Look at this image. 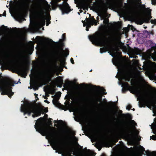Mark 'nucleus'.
I'll return each mask as SVG.
<instances>
[{
    "mask_svg": "<svg viewBox=\"0 0 156 156\" xmlns=\"http://www.w3.org/2000/svg\"><path fill=\"white\" fill-rule=\"evenodd\" d=\"M50 10L51 6L45 0L42 3L37 5L34 12L33 16L34 19L32 22L31 16H30L31 26L28 28H23L20 31V33L24 34L27 32H33L38 31L42 26L45 25L46 20V26H48L50 23L51 18L49 16H47L46 18L44 14L45 12H48Z\"/></svg>",
    "mask_w": 156,
    "mask_h": 156,
    "instance_id": "1",
    "label": "nucleus"
},
{
    "mask_svg": "<svg viewBox=\"0 0 156 156\" xmlns=\"http://www.w3.org/2000/svg\"><path fill=\"white\" fill-rule=\"evenodd\" d=\"M106 35L108 36L103 37L101 34L98 33L94 36H89V38L93 44H99L104 47L101 48V53H108L113 57L117 54V51L119 50L118 45L119 40L117 36L113 33H107Z\"/></svg>",
    "mask_w": 156,
    "mask_h": 156,
    "instance_id": "2",
    "label": "nucleus"
},
{
    "mask_svg": "<svg viewBox=\"0 0 156 156\" xmlns=\"http://www.w3.org/2000/svg\"><path fill=\"white\" fill-rule=\"evenodd\" d=\"M34 126L37 131L43 136H46V137L47 139L51 140L52 147L56 150L55 152H57V150L62 151L64 150L63 143L55 138L54 135V132L46 127L43 122V118L38 119L36 122Z\"/></svg>",
    "mask_w": 156,
    "mask_h": 156,
    "instance_id": "3",
    "label": "nucleus"
},
{
    "mask_svg": "<svg viewBox=\"0 0 156 156\" xmlns=\"http://www.w3.org/2000/svg\"><path fill=\"white\" fill-rule=\"evenodd\" d=\"M20 111L24 113V115L27 114L28 116H30L31 113L33 114L32 116L33 118L36 117L41 115V110L37 108L34 105L27 103L24 105H21L20 109Z\"/></svg>",
    "mask_w": 156,
    "mask_h": 156,
    "instance_id": "4",
    "label": "nucleus"
},
{
    "mask_svg": "<svg viewBox=\"0 0 156 156\" xmlns=\"http://www.w3.org/2000/svg\"><path fill=\"white\" fill-rule=\"evenodd\" d=\"M131 78V75L130 73L128 72H121L119 75L118 78L119 81V84L121 85V87H122V91L124 93L127 90L126 88L129 87V85L127 83L125 82L122 80L125 81H129Z\"/></svg>",
    "mask_w": 156,
    "mask_h": 156,
    "instance_id": "5",
    "label": "nucleus"
},
{
    "mask_svg": "<svg viewBox=\"0 0 156 156\" xmlns=\"http://www.w3.org/2000/svg\"><path fill=\"white\" fill-rule=\"evenodd\" d=\"M56 5L58 6L62 11V14L68 13L71 10L68 4L66 2L67 0H53Z\"/></svg>",
    "mask_w": 156,
    "mask_h": 156,
    "instance_id": "6",
    "label": "nucleus"
},
{
    "mask_svg": "<svg viewBox=\"0 0 156 156\" xmlns=\"http://www.w3.org/2000/svg\"><path fill=\"white\" fill-rule=\"evenodd\" d=\"M140 11L138 8L137 7L134 8L132 10L130 11V13L131 16L133 18L138 19L140 20L141 24H142L144 22L148 23L149 21L150 18L148 17H144L142 18H137V16L139 14Z\"/></svg>",
    "mask_w": 156,
    "mask_h": 156,
    "instance_id": "7",
    "label": "nucleus"
},
{
    "mask_svg": "<svg viewBox=\"0 0 156 156\" xmlns=\"http://www.w3.org/2000/svg\"><path fill=\"white\" fill-rule=\"evenodd\" d=\"M136 92L139 96L137 100H138L139 99H140L139 101L140 107H145L146 104H147L150 103L151 100L146 98L139 90H136Z\"/></svg>",
    "mask_w": 156,
    "mask_h": 156,
    "instance_id": "8",
    "label": "nucleus"
},
{
    "mask_svg": "<svg viewBox=\"0 0 156 156\" xmlns=\"http://www.w3.org/2000/svg\"><path fill=\"white\" fill-rule=\"evenodd\" d=\"M86 23L85 21H82V22L83 23V26L86 27V30L87 31L89 30L88 28L90 27L91 26L94 24L95 25H97L96 21L95 20L93 17H92L90 18H86Z\"/></svg>",
    "mask_w": 156,
    "mask_h": 156,
    "instance_id": "9",
    "label": "nucleus"
},
{
    "mask_svg": "<svg viewBox=\"0 0 156 156\" xmlns=\"http://www.w3.org/2000/svg\"><path fill=\"white\" fill-rule=\"evenodd\" d=\"M69 54V51L68 50L64 51L63 50L62 53H60L58 56L57 58L60 62L61 66H63L65 65V57H66Z\"/></svg>",
    "mask_w": 156,
    "mask_h": 156,
    "instance_id": "10",
    "label": "nucleus"
},
{
    "mask_svg": "<svg viewBox=\"0 0 156 156\" xmlns=\"http://www.w3.org/2000/svg\"><path fill=\"white\" fill-rule=\"evenodd\" d=\"M130 123L133 126L132 129L131 128H129L130 132L131 133V136H133V138H136L138 137V135L139 134V132L138 131L135 126H137L136 123L133 120L131 121Z\"/></svg>",
    "mask_w": 156,
    "mask_h": 156,
    "instance_id": "11",
    "label": "nucleus"
},
{
    "mask_svg": "<svg viewBox=\"0 0 156 156\" xmlns=\"http://www.w3.org/2000/svg\"><path fill=\"white\" fill-rule=\"evenodd\" d=\"M75 133L74 132H71V135L70 136V139L68 140V142L69 144H71L73 143H76L77 142L78 139L75 135Z\"/></svg>",
    "mask_w": 156,
    "mask_h": 156,
    "instance_id": "12",
    "label": "nucleus"
},
{
    "mask_svg": "<svg viewBox=\"0 0 156 156\" xmlns=\"http://www.w3.org/2000/svg\"><path fill=\"white\" fill-rule=\"evenodd\" d=\"M41 79L43 81H46L48 79H49V81L50 80L51 78L48 71H44L43 72L42 74Z\"/></svg>",
    "mask_w": 156,
    "mask_h": 156,
    "instance_id": "13",
    "label": "nucleus"
},
{
    "mask_svg": "<svg viewBox=\"0 0 156 156\" xmlns=\"http://www.w3.org/2000/svg\"><path fill=\"white\" fill-rule=\"evenodd\" d=\"M73 149L71 148L66 150L65 151L64 153L62 154V155L63 156H71V154L73 152Z\"/></svg>",
    "mask_w": 156,
    "mask_h": 156,
    "instance_id": "14",
    "label": "nucleus"
},
{
    "mask_svg": "<svg viewBox=\"0 0 156 156\" xmlns=\"http://www.w3.org/2000/svg\"><path fill=\"white\" fill-rule=\"evenodd\" d=\"M60 96V95H57L53 99V103L56 106H58L60 104L58 101Z\"/></svg>",
    "mask_w": 156,
    "mask_h": 156,
    "instance_id": "15",
    "label": "nucleus"
},
{
    "mask_svg": "<svg viewBox=\"0 0 156 156\" xmlns=\"http://www.w3.org/2000/svg\"><path fill=\"white\" fill-rule=\"evenodd\" d=\"M28 3V0H22L20 2V4L22 6H26Z\"/></svg>",
    "mask_w": 156,
    "mask_h": 156,
    "instance_id": "16",
    "label": "nucleus"
},
{
    "mask_svg": "<svg viewBox=\"0 0 156 156\" xmlns=\"http://www.w3.org/2000/svg\"><path fill=\"white\" fill-rule=\"evenodd\" d=\"M112 62L113 64L117 66H118L119 64L118 60L116 58H113L112 60Z\"/></svg>",
    "mask_w": 156,
    "mask_h": 156,
    "instance_id": "17",
    "label": "nucleus"
},
{
    "mask_svg": "<svg viewBox=\"0 0 156 156\" xmlns=\"http://www.w3.org/2000/svg\"><path fill=\"white\" fill-rule=\"evenodd\" d=\"M40 83H38L37 84H34L33 86V89H34V90H38L39 86H38V85L39 84H40Z\"/></svg>",
    "mask_w": 156,
    "mask_h": 156,
    "instance_id": "18",
    "label": "nucleus"
},
{
    "mask_svg": "<svg viewBox=\"0 0 156 156\" xmlns=\"http://www.w3.org/2000/svg\"><path fill=\"white\" fill-rule=\"evenodd\" d=\"M77 6L80 9H83L84 10L85 9L84 5L83 3H80L78 5H77Z\"/></svg>",
    "mask_w": 156,
    "mask_h": 156,
    "instance_id": "19",
    "label": "nucleus"
},
{
    "mask_svg": "<svg viewBox=\"0 0 156 156\" xmlns=\"http://www.w3.org/2000/svg\"><path fill=\"white\" fill-rule=\"evenodd\" d=\"M152 43V42L151 41H148L146 42L145 43V44L146 46H151Z\"/></svg>",
    "mask_w": 156,
    "mask_h": 156,
    "instance_id": "20",
    "label": "nucleus"
},
{
    "mask_svg": "<svg viewBox=\"0 0 156 156\" xmlns=\"http://www.w3.org/2000/svg\"><path fill=\"white\" fill-rule=\"evenodd\" d=\"M139 151L142 153H143L144 151H145L144 148L142 146H140L139 149L138 150Z\"/></svg>",
    "mask_w": 156,
    "mask_h": 156,
    "instance_id": "21",
    "label": "nucleus"
},
{
    "mask_svg": "<svg viewBox=\"0 0 156 156\" xmlns=\"http://www.w3.org/2000/svg\"><path fill=\"white\" fill-rule=\"evenodd\" d=\"M100 90L101 92L103 93L105 95L106 94V93L104 92L105 90L103 87H101L100 89Z\"/></svg>",
    "mask_w": 156,
    "mask_h": 156,
    "instance_id": "22",
    "label": "nucleus"
},
{
    "mask_svg": "<svg viewBox=\"0 0 156 156\" xmlns=\"http://www.w3.org/2000/svg\"><path fill=\"white\" fill-rule=\"evenodd\" d=\"M62 39H60L59 40V41H64L65 40V34H62Z\"/></svg>",
    "mask_w": 156,
    "mask_h": 156,
    "instance_id": "23",
    "label": "nucleus"
},
{
    "mask_svg": "<svg viewBox=\"0 0 156 156\" xmlns=\"http://www.w3.org/2000/svg\"><path fill=\"white\" fill-rule=\"evenodd\" d=\"M78 156H90V154L88 153H85Z\"/></svg>",
    "mask_w": 156,
    "mask_h": 156,
    "instance_id": "24",
    "label": "nucleus"
},
{
    "mask_svg": "<svg viewBox=\"0 0 156 156\" xmlns=\"http://www.w3.org/2000/svg\"><path fill=\"white\" fill-rule=\"evenodd\" d=\"M151 139L154 140H156V135H153L152 136H150Z\"/></svg>",
    "mask_w": 156,
    "mask_h": 156,
    "instance_id": "25",
    "label": "nucleus"
},
{
    "mask_svg": "<svg viewBox=\"0 0 156 156\" xmlns=\"http://www.w3.org/2000/svg\"><path fill=\"white\" fill-rule=\"evenodd\" d=\"M108 23V19H106L105 20H104L103 21V23L104 24H107Z\"/></svg>",
    "mask_w": 156,
    "mask_h": 156,
    "instance_id": "26",
    "label": "nucleus"
},
{
    "mask_svg": "<svg viewBox=\"0 0 156 156\" xmlns=\"http://www.w3.org/2000/svg\"><path fill=\"white\" fill-rule=\"evenodd\" d=\"M151 23L152 24H156V20H151Z\"/></svg>",
    "mask_w": 156,
    "mask_h": 156,
    "instance_id": "27",
    "label": "nucleus"
},
{
    "mask_svg": "<svg viewBox=\"0 0 156 156\" xmlns=\"http://www.w3.org/2000/svg\"><path fill=\"white\" fill-rule=\"evenodd\" d=\"M37 38L39 42H40L42 41V39H41V37H40L37 36Z\"/></svg>",
    "mask_w": 156,
    "mask_h": 156,
    "instance_id": "28",
    "label": "nucleus"
},
{
    "mask_svg": "<svg viewBox=\"0 0 156 156\" xmlns=\"http://www.w3.org/2000/svg\"><path fill=\"white\" fill-rule=\"evenodd\" d=\"M131 108V106L130 105H129L126 107V109L129 110Z\"/></svg>",
    "mask_w": 156,
    "mask_h": 156,
    "instance_id": "29",
    "label": "nucleus"
},
{
    "mask_svg": "<svg viewBox=\"0 0 156 156\" xmlns=\"http://www.w3.org/2000/svg\"><path fill=\"white\" fill-rule=\"evenodd\" d=\"M151 3L152 5H156V0H151Z\"/></svg>",
    "mask_w": 156,
    "mask_h": 156,
    "instance_id": "30",
    "label": "nucleus"
},
{
    "mask_svg": "<svg viewBox=\"0 0 156 156\" xmlns=\"http://www.w3.org/2000/svg\"><path fill=\"white\" fill-rule=\"evenodd\" d=\"M94 136L96 138H98L100 137V135L97 133H95Z\"/></svg>",
    "mask_w": 156,
    "mask_h": 156,
    "instance_id": "31",
    "label": "nucleus"
},
{
    "mask_svg": "<svg viewBox=\"0 0 156 156\" xmlns=\"http://www.w3.org/2000/svg\"><path fill=\"white\" fill-rule=\"evenodd\" d=\"M25 71V69L24 68H22L20 69V71L22 73H24Z\"/></svg>",
    "mask_w": 156,
    "mask_h": 156,
    "instance_id": "32",
    "label": "nucleus"
},
{
    "mask_svg": "<svg viewBox=\"0 0 156 156\" xmlns=\"http://www.w3.org/2000/svg\"><path fill=\"white\" fill-rule=\"evenodd\" d=\"M84 98L85 101H89V97H88V96H87V97H84Z\"/></svg>",
    "mask_w": 156,
    "mask_h": 156,
    "instance_id": "33",
    "label": "nucleus"
},
{
    "mask_svg": "<svg viewBox=\"0 0 156 156\" xmlns=\"http://www.w3.org/2000/svg\"><path fill=\"white\" fill-rule=\"evenodd\" d=\"M58 82L61 84V85H62V84L63 83V81L61 79H59L58 80Z\"/></svg>",
    "mask_w": 156,
    "mask_h": 156,
    "instance_id": "34",
    "label": "nucleus"
},
{
    "mask_svg": "<svg viewBox=\"0 0 156 156\" xmlns=\"http://www.w3.org/2000/svg\"><path fill=\"white\" fill-rule=\"evenodd\" d=\"M70 61L73 64H74V62L73 59V58H71L70 59Z\"/></svg>",
    "mask_w": 156,
    "mask_h": 156,
    "instance_id": "35",
    "label": "nucleus"
},
{
    "mask_svg": "<svg viewBox=\"0 0 156 156\" xmlns=\"http://www.w3.org/2000/svg\"><path fill=\"white\" fill-rule=\"evenodd\" d=\"M81 86H85L86 87H87V84H84L83 83H81L80 85Z\"/></svg>",
    "mask_w": 156,
    "mask_h": 156,
    "instance_id": "36",
    "label": "nucleus"
},
{
    "mask_svg": "<svg viewBox=\"0 0 156 156\" xmlns=\"http://www.w3.org/2000/svg\"><path fill=\"white\" fill-rule=\"evenodd\" d=\"M6 12H5V11L4 12H3V14H2V16H6Z\"/></svg>",
    "mask_w": 156,
    "mask_h": 156,
    "instance_id": "37",
    "label": "nucleus"
},
{
    "mask_svg": "<svg viewBox=\"0 0 156 156\" xmlns=\"http://www.w3.org/2000/svg\"><path fill=\"white\" fill-rule=\"evenodd\" d=\"M153 133H154L156 134V129H153Z\"/></svg>",
    "mask_w": 156,
    "mask_h": 156,
    "instance_id": "38",
    "label": "nucleus"
},
{
    "mask_svg": "<svg viewBox=\"0 0 156 156\" xmlns=\"http://www.w3.org/2000/svg\"><path fill=\"white\" fill-rule=\"evenodd\" d=\"M96 1L98 2H101L103 0H95Z\"/></svg>",
    "mask_w": 156,
    "mask_h": 156,
    "instance_id": "39",
    "label": "nucleus"
},
{
    "mask_svg": "<svg viewBox=\"0 0 156 156\" xmlns=\"http://www.w3.org/2000/svg\"><path fill=\"white\" fill-rule=\"evenodd\" d=\"M44 101L48 104L49 103V101H48L47 100H45Z\"/></svg>",
    "mask_w": 156,
    "mask_h": 156,
    "instance_id": "40",
    "label": "nucleus"
},
{
    "mask_svg": "<svg viewBox=\"0 0 156 156\" xmlns=\"http://www.w3.org/2000/svg\"><path fill=\"white\" fill-rule=\"evenodd\" d=\"M46 95L47 97H48L49 96V94L47 93H46Z\"/></svg>",
    "mask_w": 156,
    "mask_h": 156,
    "instance_id": "41",
    "label": "nucleus"
},
{
    "mask_svg": "<svg viewBox=\"0 0 156 156\" xmlns=\"http://www.w3.org/2000/svg\"><path fill=\"white\" fill-rule=\"evenodd\" d=\"M151 12V10L149 9V10H148V14H150V12Z\"/></svg>",
    "mask_w": 156,
    "mask_h": 156,
    "instance_id": "42",
    "label": "nucleus"
},
{
    "mask_svg": "<svg viewBox=\"0 0 156 156\" xmlns=\"http://www.w3.org/2000/svg\"><path fill=\"white\" fill-rule=\"evenodd\" d=\"M119 112L120 113H121L122 112V111H121V110H120L119 111Z\"/></svg>",
    "mask_w": 156,
    "mask_h": 156,
    "instance_id": "43",
    "label": "nucleus"
},
{
    "mask_svg": "<svg viewBox=\"0 0 156 156\" xmlns=\"http://www.w3.org/2000/svg\"><path fill=\"white\" fill-rule=\"evenodd\" d=\"M47 97H44V98L45 99H47Z\"/></svg>",
    "mask_w": 156,
    "mask_h": 156,
    "instance_id": "44",
    "label": "nucleus"
},
{
    "mask_svg": "<svg viewBox=\"0 0 156 156\" xmlns=\"http://www.w3.org/2000/svg\"><path fill=\"white\" fill-rule=\"evenodd\" d=\"M156 115V114H155V113H154V115H154V116H155Z\"/></svg>",
    "mask_w": 156,
    "mask_h": 156,
    "instance_id": "45",
    "label": "nucleus"
},
{
    "mask_svg": "<svg viewBox=\"0 0 156 156\" xmlns=\"http://www.w3.org/2000/svg\"><path fill=\"white\" fill-rule=\"evenodd\" d=\"M60 121H61V122H62V121L61 120H59L58 121V122H60Z\"/></svg>",
    "mask_w": 156,
    "mask_h": 156,
    "instance_id": "46",
    "label": "nucleus"
},
{
    "mask_svg": "<svg viewBox=\"0 0 156 156\" xmlns=\"http://www.w3.org/2000/svg\"><path fill=\"white\" fill-rule=\"evenodd\" d=\"M54 96H52V97H52V98H54Z\"/></svg>",
    "mask_w": 156,
    "mask_h": 156,
    "instance_id": "47",
    "label": "nucleus"
},
{
    "mask_svg": "<svg viewBox=\"0 0 156 156\" xmlns=\"http://www.w3.org/2000/svg\"><path fill=\"white\" fill-rule=\"evenodd\" d=\"M134 110H135L134 108H133V111H134Z\"/></svg>",
    "mask_w": 156,
    "mask_h": 156,
    "instance_id": "48",
    "label": "nucleus"
},
{
    "mask_svg": "<svg viewBox=\"0 0 156 156\" xmlns=\"http://www.w3.org/2000/svg\"><path fill=\"white\" fill-rule=\"evenodd\" d=\"M55 123H56V122H57V121H55Z\"/></svg>",
    "mask_w": 156,
    "mask_h": 156,
    "instance_id": "49",
    "label": "nucleus"
},
{
    "mask_svg": "<svg viewBox=\"0 0 156 156\" xmlns=\"http://www.w3.org/2000/svg\"><path fill=\"white\" fill-rule=\"evenodd\" d=\"M78 13L79 14H80V13H79V12H78Z\"/></svg>",
    "mask_w": 156,
    "mask_h": 156,
    "instance_id": "50",
    "label": "nucleus"
},
{
    "mask_svg": "<svg viewBox=\"0 0 156 156\" xmlns=\"http://www.w3.org/2000/svg\"><path fill=\"white\" fill-rule=\"evenodd\" d=\"M73 154L74 155L75 154V153H73Z\"/></svg>",
    "mask_w": 156,
    "mask_h": 156,
    "instance_id": "51",
    "label": "nucleus"
},
{
    "mask_svg": "<svg viewBox=\"0 0 156 156\" xmlns=\"http://www.w3.org/2000/svg\"><path fill=\"white\" fill-rule=\"evenodd\" d=\"M101 149H99V151H100L101 150Z\"/></svg>",
    "mask_w": 156,
    "mask_h": 156,
    "instance_id": "52",
    "label": "nucleus"
},
{
    "mask_svg": "<svg viewBox=\"0 0 156 156\" xmlns=\"http://www.w3.org/2000/svg\"><path fill=\"white\" fill-rule=\"evenodd\" d=\"M42 29L43 30H44V28H42Z\"/></svg>",
    "mask_w": 156,
    "mask_h": 156,
    "instance_id": "53",
    "label": "nucleus"
},
{
    "mask_svg": "<svg viewBox=\"0 0 156 156\" xmlns=\"http://www.w3.org/2000/svg\"><path fill=\"white\" fill-rule=\"evenodd\" d=\"M29 88H30V89H31V88H30V87H29Z\"/></svg>",
    "mask_w": 156,
    "mask_h": 156,
    "instance_id": "54",
    "label": "nucleus"
},
{
    "mask_svg": "<svg viewBox=\"0 0 156 156\" xmlns=\"http://www.w3.org/2000/svg\"><path fill=\"white\" fill-rule=\"evenodd\" d=\"M1 16V15L0 14V17Z\"/></svg>",
    "mask_w": 156,
    "mask_h": 156,
    "instance_id": "55",
    "label": "nucleus"
},
{
    "mask_svg": "<svg viewBox=\"0 0 156 156\" xmlns=\"http://www.w3.org/2000/svg\"><path fill=\"white\" fill-rule=\"evenodd\" d=\"M92 70H90V71H92Z\"/></svg>",
    "mask_w": 156,
    "mask_h": 156,
    "instance_id": "56",
    "label": "nucleus"
},
{
    "mask_svg": "<svg viewBox=\"0 0 156 156\" xmlns=\"http://www.w3.org/2000/svg\"><path fill=\"white\" fill-rule=\"evenodd\" d=\"M14 1H16V0H14Z\"/></svg>",
    "mask_w": 156,
    "mask_h": 156,
    "instance_id": "57",
    "label": "nucleus"
},
{
    "mask_svg": "<svg viewBox=\"0 0 156 156\" xmlns=\"http://www.w3.org/2000/svg\"><path fill=\"white\" fill-rule=\"evenodd\" d=\"M154 156H156V155H154Z\"/></svg>",
    "mask_w": 156,
    "mask_h": 156,
    "instance_id": "58",
    "label": "nucleus"
}]
</instances>
